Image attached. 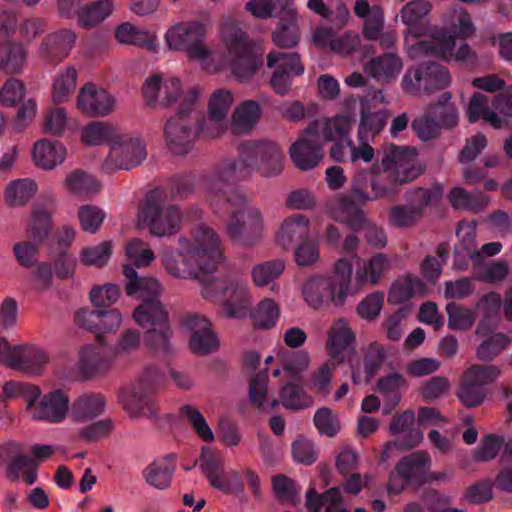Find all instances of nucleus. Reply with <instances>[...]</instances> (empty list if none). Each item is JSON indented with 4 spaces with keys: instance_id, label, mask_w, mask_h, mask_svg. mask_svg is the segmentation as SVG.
Instances as JSON below:
<instances>
[{
    "instance_id": "nucleus-23",
    "label": "nucleus",
    "mask_w": 512,
    "mask_h": 512,
    "mask_svg": "<svg viewBox=\"0 0 512 512\" xmlns=\"http://www.w3.org/2000/svg\"><path fill=\"white\" fill-rule=\"evenodd\" d=\"M354 196L337 194L325 204V213L333 220L345 223L352 229L362 228L366 222L365 213L355 203Z\"/></svg>"
},
{
    "instance_id": "nucleus-38",
    "label": "nucleus",
    "mask_w": 512,
    "mask_h": 512,
    "mask_svg": "<svg viewBox=\"0 0 512 512\" xmlns=\"http://www.w3.org/2000/svg\"><path fill=\"white\" fill-rule=\"evenodd\" d=\"M309 219L302 214H293L282 221L276 233V242L283 249L290 248L294 241L308 235Z\"/></svg>"
},
{
    "instance_id": "nucleus-12",
    "label": "nucleus",
    "mask_w": 512,
    "mask_h": 512,
    "mask_svg": "<svg viewBox=\"0 0 512 512\" xmlns=\"http://www.w3.org/2000/svg\"><path fill=\"white\" fill-rule=\"evenodd\" d=\"M454 37L444 29L435 30L429 40L418 41L409 45L408 54L414 60L433 56L444 60L466 61L471 50L467 44H461L455 51Z\"/></svg>"
},
{
    "instance_id": "nucleus-18",
    "label": "nucleus",
    "mask_w": 512,
    "mask_h": 512,
    "mask_svg": "<svg viewBox=\"0 0 512 512\" xmlns=\"http://www.w3.org/2000/svg\"><path fill=\"white\" fill-rule=\"evenodd\" d=\"M267 66L273 69L270 85L280 95L287 94L292 79L304 73V66L295 53L271 52L267 56Z\"/></svg>"
},
{
    "instance_id": "nucleus-60",
    "label": "nucleus",
    "mask_w": 512,
    "mask_h": 512,
    "mask_svg": "<svg viewBox=\"0 0 512 512\" xmlns=\"http://www.w3.org/2000/svg\"><path fill=\"white\" fill-rule=\"evenodd\" d=\"M336 364L331 361L322 363L309 376L308 388L315 394L327 396L331 389V381Z\"/></svg>"
},
{
    "instance_id": "nucleus-40",
    "label": "nucleus",
    "mask_w": 512,
    "mask_h": 512,
    "mask_svg": "<svg viewBox=\"0 0 512 512\" xmlns=\"http://www.w3.org/2000/svg\"><path fill=\"white\" fill-rule=\"evenodd\" d=\"M306 509L308 512H321L325 507V512H347L342 503L341 491L339 488H331L323 495H319L311 487L306 493Z\"/></svg>"
},
{
    "instance_id": "nucleus-47",
    "label": "nucleus",
    "mask_w": 512,
    "mask_h": 512,
    "mask_svg": "<svg viewBox=\"0 0 512 512\" xmlns=\"http://www.w3.org/2000/svg\"><path fill=\"white\" fill-rule=\"evenodd\" d=\"M118 130L109 122L92 121L81 129L80 141L86 146H97L106 142L110 146Z\"/></svg>"
},
{
    "instance_id": "nucleus-41",
    "label": "nucleus",
    "mask_w": 512,
    "mask_h": 512,
    "mask_svg": "<svg viewBox=\"0 0 512 512\" xmlns=\"http://www.w3.org/2000/svg\"><path fill=\"white\" fill-rule=\"evenodd\" d=\"M426 293V285L416 276H403L397 279L388 293V302L393 304L403 303L410 298L423 296Z\"/></svg>"
},
{
    "instance_id": "nucleus-16",
    "label": "nucleus",
    "mask_w": 512,
    "mask_h": 512,
    "mask_svg": "<svg viewBox=\"0 0 512 512\" xmlns=\"http://www.w3.org/2000/svg\"><path fill=\"white\" fill-rule=\"evenodd\" d=\"M431 465L430 455L425 451L419 450L401 458L396 464V472L414 487H420L424 484L442 481L447 478L445 473L432 472Z\"/></svg>"
},
{
    "instance_id": "nucleus-26",
    "label": "nucleus",
    "mask_w": 512,
    "mask_h": 512,
    "mask_svg": "<svg viewBox=\"0 0 512 512\" xmlns=\"http://www.w3.org/2000/svg\"><path fill=\"white\" fill-rule=\"evenodd\" d=\"M355 334L347 320L339 318L330 326L327 333L326 347L329 356L337 362H343L353 351Z\"/></svg>"
},
{
    "instance_id": "nucleus-55",
    "label": "nucleus",
    "mask_w": 512,
    "mask_h": 512,
    "mask_svg": "<svg viewBox=\"0 0 512 512\" xmlns=\"http://www.w3.org/2000/svg\"><path fill=\"white\" fill-rule=\"evenodd\" d=\"M385 123L386 115L383 111L372 112L362 107L357 139L373 141L383 130Z\"/></svg>"
},
{
    "instance_id": "nucleus-36",
    "label": "nucleus",
    "mask_w": 512,
    "mask_h": 512,
    "mask_svg": "<svg viewBox=\"0 0 512 512\" xmlns=\"http://www.w3.org/2000/svg\"><path fill=\"white\" fill-rule=\"evenodd\" d=\"M262 108L259 102L247 99L240 102L234 109L231 117V130L233 134H247L257 125Z\"/></svg>"
},
{
    "instance_id": "nucleus-64",
    "label": "nucleus",
    "mask_w": 512,
    "mask_h": 512,
    "mask_svg": "<svg viewBox=\"0 0 512 512\" xmlns=\"http://www.w3.org/2000/svg\"><path fill=\"white\" fill-rule=\"evenodd\" d=\"M180 413L203 441L208 443L214 441V433L199 409L191 405H184L180 409Z\"/></svg>"
},
{
    "instance_id": "nucleus-4",
    "label": "nucleus",
    "mask_w": 512,
    "mask_h": 512,
    "mask_svg": "<svg viewBox=\"0 0 512 512\" xmlns=\"http://www.w3.org/2000/svg\"><path fill=\"white\" fill-rule=\"evenodd\" d=\"M352 256L338 258L330 273L308 277L301 285L304 302L313 309L341 308L346 304L353 279Z\"/></svg>"
},
{
    "instance_id": "nucleus-1",
    "label": "nucleus",
    "mask_w": 512,
    "mask_h": 512,
    "mask_svg": "<svg viewBox=\"0 0 512 512\" xmlns=\"http://www.w3.org/2000/svg\"><path fill=\"white\" fill-rule=\"evenodd\" d=\"M178 242L177 250L168 248L160 254L163 267L174 278L199 279L216 271L225 259L219 235L207 225H197Z\"/></svg>"
},
{
    "instance_id": "nucleus-9",
    "label": "nucleus",
    "mask_w": 512,
    "mask_h": 512,
    "mask_svg": "<svg viewBox=\"0 0 512 512\" xmlns=\"http://www.w3.org/2000/svg\"><path fill=\"white\" fill-rule=\"evenodd\" d=\"M181 215L175 206L166 204L154 195L146 198L137 214V226L146 228L158 237L168 236L179 229Z\"/></svg>"
},
{
    "instance_id": "nucleus-20",
    "label": "nucleus",
    "mask_w": 512,
    "mask_h": 512,
    "mask_svg": "<svg viewBox=\"0 0 512 512\" xmlns=\"http://www.w3.org/2000/svg\"><path fill=\"white\" fill-rule=\"evenodd\" d=\"M289 155L294 165L300 170L316 167L323 158V144L308 126L291 145Z\"/></svg>"
},
{
    "instance_id": "nucleus-58",
    "label": "nucleus",
    "mask_w": 512,
    "mask_h": 512,
    "mask_svg": "<svg viewBox=\"0 0 512 512\" xmlns=\"http://www.w3.org/2000/svg\"><path fill=\"white\" fill-rule=\"evenodd\" d=\"M284 270L285 262L281 259L265 261L253 266L251 278L257 287H264L277 280Z\"/></svg>"
},
{
    "instance_id": "nucleus-7",
    "label": "nucleus",
    "mask_w": 512,
    "mask_h": 512,
    "mask_svg": "<svg viewBox=\"0 0 512 512\" xmlns=\"http://www.w3.org/2000/svg\"><path fill=\"white\" fill-rule=\"evenodd\" d=\"M220 37L232 61V71L238 80H250L260 61L251 54L245 33L238 23L226 17L221 22Z\"/></svg>"
},
{
    "instance_id": "nucleus-50",
    "label": "nucleus",
    "mask_w": 512,
    "mask_h": 512,
    "mask_svg": "<svg viewBox=\"0 0 512 512\" xmlns=\"http://www.w3.org/2000/svg\"><path fill=\"white\" fill-rule=\"evenodd\" d=\"M77 78L78 73L72 66L60 70L52 85V101L56 104L66 102L75 91Z\"/></svg>"
},
{
    "instance_id": "nucleus-5",
    "label": "nucleus",
    "mask_w": 512,
    "mask_h": 512,
    "mask_svg": "<svg viewBox=\"0 0 512 512\" xmlns=\"http://www.w3.org/2000/svg\"><path fill=\"white\" fill-rule=\"evenodd\" d=\"M201 295L221 305L223 313L230 318L246 316L251 303L249 284L238 276H227L204 282Z\"/></svg>"
},
{
    "instance_id": "nucleus-19",
    "label": "nucleus",
    "mask_w": 512,
    "mask_h": 512,
    "mask_svg": "<svg viewBox=\"0 0 512 512\" xmlns=\"http://www.w3.org/2000/svg\"><path fill=\"white\" fill-rule=\"evenodd\" d=\"M76 102L82 113L93 117L110 115L117 108L115 96L93 83H86L81 87Z\"/></svg>"
},
{
    "instance_id": "nucleus-15",
    "label": "nucleus",
    "mask_w": 512,
    "mask_h": 512,
    "mask_svg": "<svg viewBox=\"0 0 512 512\" xmlns=\"http://www.w3.org/2000/svg\"><path fill=\"white\" fill-rule=\"evenodd\" d=\"M70 401L67 394L60 390H52L45 395L39 388V394L30 399L26 410L31 419L48 423H61L68 414Z\"/></svg>"
},
{
    "instance_id": "nucleus-35",
    "label": "nucleus",
    "mask_w": 512,
    "mask_h": 512,
    "mask_svg": "<svg viewBox=\"0 0 512 512\" xmlns=\"http://www.w3.org/2000/svg\"><path fill=\"white\" fill-rule=\"evenodd\" d=\"M392 267L391 257L384 253H376L363 261L355 273L356 282L370 285H377L390 271Z\"/></svg>"
},
{
    "instance_id": "nucleus-28",
    "label": "nucleus",
    "mask_w": 512,
    "mask_h": 512,
    "mask_svg": "<svg viewBox=\"0 0 512 512\" xmlns=\"http://www.w3.org/2000/svg\"><path fill=\"white\" fill-rule=\"evenodd\" d=\"M114 38L121 45L141 47L151 52H157L159 49L156 33L130 21L122 22L115 27Z\"/></svg>"
},
{
    "instance_id": "nucleus-6",
    "label": "nucleus",
    "mask_w": 512,
    "mask_h": 512,
    "mask_svg": "<svg viewBox=\"0 0 512 512\" xmlns=\"http://www.w3.org/2000/svg\"><path fill=\"white\" fill-rule=\"evenodd\" d=\"M207 24L203 21H179L170 25L164 33L167 48L175 52H184L189 59L204 64L212 55L206 45Z\"/></svg>"
},
{
    "instance_id": "nucleus-17",
    "label": "nucleus",
    "mask_w": 512,
    "mask_h": 512,
    "mask_svg": "<svg viewBox=\"0 0 512 512\" xmlns=\"http://www.w3.org/2000/svg\"><path fill=\"white\" fill-rule=\"evenodd\" d=\"M234 103L233 93L225 88L217 89L208 98L207 118L202 132L209 138L223 135L228 128V115Z\"/></svg>"
},
{
    "instance_id": "nucleus-21",
    "label": "nucleus",
    "mask_w": 512,
    "mask_h": 512,
    "mask_svg": "<svg viewBox=\"0 0 512 512\" xmlns=\"http://www.w3.org/2000/svg\"><path fill=\"white\" fill-rule=\"evenodd\" d=\"M76 38L75 32L71 29L49 33L38 47L39 59L45 64L57 65L70 54Z\"/></svg>"
},
{
    "instance_id": "nucleus-61",
    "label": "nucleus",
    "mask_w": 512,
    "mask_h": 512,
    "mask_svg": "<svg viewBox=\"0 0 512 512\" xmlns=\"http://www.w3.org/2000/svg\"><path fill=\"white\" fill-rule=\"evenodd\" d=\"M280 316L279 305L270 298L263 299L255 308L252 318L254 325L261 329H269L276 325Z\"/></svg>"
},
{
    "instance_id": "nucleus-57",
    "label": "nucleus",
    "mask_w": 512,
    "mask_h": 512,
    "mask_svg": "<svg viewBox=\"0 0 512 512\" xmlns=\"http://www.w3.org/2000/svg\"><path fill=\"white\" fill-rule=\"evenodd\" d=\"M78 366L84 376L90 377L105 370L108 367V361L99 347L87 345L80 351Z\"/></svg>"
},
{
    "instance_id": "nucleus-42",
    "label": "nucleus",
    "mask_w": 512,
    "mask_h": 512,
    "mask_svg": "<svg viewBox=\"0 0 512 512\" xmlns=\"http://www.w3.org/2000/svg\"><path fill=\"white\" fill-rule=\"evenodd\" d=\"M115 10L114 0H97L83 5L78 16V24L84 28H93L108 19Z\"/></svg>"
},
{
    "instance_id": "nucleus-32",
    "label": "nucleus",
    "mask_w": 512,
    "mask_h": 512,
    "mask_svg": "<svg viewBox=\"0 0 512 512\" xmlns=\"http://www.w3.org/2000/svg\"><path fill=\"white\" fill-rule=\"evenodd\" d=\"M125 291L127 295L146 299H159L163 288L161 283L153 277H139L136 270L130 265H124Z\"/></svg>"
},
{
    "instance_id": "nucleus-29",
    "label": "nucleus",
    "mask_w": 512,
    "mask_h": 512,
    "mask_svg": "<svg viewBox=\"0 0 512 512\" xmlns=\"http://www.w3.org/2000/svg\"><path fill=\"white\" fill-rule=\"evenodd\" d=\"M354 122L352 114H338L312 122L309 127L317 135L322 144L329 141L350 139V131Z\"/></svg>"
},
{
    "instance_id": "nucleus-8",
    "label": "nucleus",
    "mask_w": 512,
    "mask_h": 512,
    "mask_svg": "<svg viewBox=\"0 0 512 512\" xmlns=\"http://www.w3.org/2000/svg\"><path fill=\"white\" fill-rule=\"evenodd\" d=\"M387 170V179L399 185L415 180L421 173L416 149L405 146H387L380 160L375 162V170Z\"/></svg>"
},
{
    "instance_id": "nucleus-54",
    "label": "nucleus",
    "mask_w": 512,
    "mask_h": 512,
    "mask_svg": "<svg viewBox=\"0 0 512 512\" xmlns=\"http://www.w3.org/2000/svg\"><path fill=\"white\" fill-rule=\"evenodd\" d=\"M312 402V398L300 386L287 383L281 388L279 399L272 400L271 407L282 404L287 409H302L311 406Z\"/></svg>"
},
{
    "instance_id": "nucleus-25",
    "label": "nucleus",
    "mask_w": 512,
    "mask_h": 512,
    "mask_svg": "<svg viewBox=\"0 0 512 512\" xmlns=\"http://www.w3.org/2000/svg\"><path fill=\"white\" fill-rule=\"evenodd\" d=\"M354 13L364 20L363 34L367 39L381 38L382 46H389L394 42V34L382 35L384 15L378 6H370L366 0H357L354 5Z\"/></svg>"
},
{
    "instance_id": "nucleus-10",
    "label": "nucleus",
    "mask_w": 512,
    "mask_h": 512,
    "mask_svg": "<svg viewBox=\"0 0 512 512\" xmlns=\"http://www.w3.org/2000/svg\"><path fill=\"white\" fill-rule=\"evenodd\" d=\"M146 157V144L139 135L118 130L112 138L103 168L107 172L129 170L140 165Z\"/></svg>"
},
{
    "instance_id": "nucleus-3",
    "label": "nucleus",
    "mask_w": 512,
    "mask_h": 512,
    "mask_svg": "<svg viewBox=\"0 0 512 512\" xmlns=\"http://www.w3.org/2000/svg\"><path fill=\"white\" fill-rule=\"evenodd\" d=\"M231 184H219L214 190L210 189V175L206 178V189L211 201H226L235 207L226 222V232L233 242L242 247L257 245L265 232L264 217L258 207L247 204L245 196L228 188Z\"/></svg>"
},
{
    "instance_id": "nucleus-59",
    "label": "nucleus",
    "mask_w": 512,
    "mask_h": 512,
    "mask_svg": "<svg viewBox=\"0 0 512 512\" xmlns=\"http://www.w3.org/2000/svg\"><path fill=\"white\" fill-rule=\"evenodd\" d=\"M448 327L453 330L470 329L477 317L476 309L468 308L455 302L446 305Z\"/></svg>"
},
{
    "instance_id": "nucleus-63",
    "label": "nucleus",
    "mask_w": 512,
    "mask_h": 512,
    "mask_svg": "<svg viewBox=\"0 0 512 512\" xmlns=\"http://www.w3.org/2000/svg\"><path fill=\"white\" fill-rule=\"evenodd\" d=\"M39 394V387L32 383L22 381H7L2 386L0 394L1 401H11L18 398H23L26 406L30 403V399Z\"/></svg>"
},
{
    "instance_id": "nucleus-37",
    "label": "nucleus",
    "mask_w": 512,
    "mask_h": 512,
    "mask_svg": "<svg viewBox=\"0 0 512 512\" xmlns=\"http://www.w3.org/2000/svg\"><path fill=\"white\" fill-rule=\"evenodd\" d=\"M49 361L50 357L44 349L35 345H21L17 359L12 362V369L36 375Z\"/></svg>"
},
{
    "instance_id": "nucleus-44",
    "label": "nucleus",
    "mask_w": 512,
    "mask_h": 512,
    "mask_svg": "<svg viewBox=\"0 0 512 512\" xmlns=\"http://www.w3.org/2000/svg\"><path fill=\"white\" fill-rule=\"evenodd\" d=\"M27 62V48L19 42H9L0 46V70L16 74L23 70Z\"/></svg>"
},
{
    "instance_id": "nucleus-48",
    "label": "nucleus",
    "mask_w": 512,
    "mask_h": 512,
    "mask_svg": "<svg viewBox=\"0 0 512 512\" xmlns=\"http://www.w3.org/2000/svg\"><path fill=\"white\" fill-rule=\"evenodd\" d=\"M443 190L439 186L431 188L415 187L405 193L406 203L418 212L420 217L424 210L432 205H436L442 199Z\"/></svg>"
},
{
    "instance_id": "nucleus-56",
    "label": "nucleus",
    "mask_w": 512,
    "mask_h": 512,
    "mask_svg": "<svg viewBox=\"0 0 512 512\" xmlns=\"http://www.w3.org/2000/svg\"><path fill=\"white\" fill-rule=\"evenodd\" d=\"M37 185L29 178L11 181L5 190V198L11 206L26 204L36 193Z\"/></svg>"
},
{
    "instance_id": "nucleus-24",
    "label": "nucleus",
    "mask_w": 512,
    "mask_h": 512,
    "mask_svg": "<svg viewBox=\"0 0 512 512\" xmlns=\"http://www.w3.org/2000/svg\"><path fill=\"white\" fill-rule=\"evenodd\" d=\"M152 392L144 391L141 387L130 385L120 395L123 409L131 418H147L156 420L159 409L155 401L150 397Z\"/></svg>"
},
{
    "instance_id": "nucleus-49",
    "label": "nucleus",
    "mask_w": 512,
    "mask_h": 512,
    "mask_svg": "<svg viewBox=\"0 0 512 512\" xmlns=\"http://www.w3.org/2000/svg\"><path fill=\"white\" fill-rule=\"evenodd\" d=\"M66 191L77 196H91L100 190V183L90 174L82 170H74L64 180Z\"/></svg>"
},
{
    "instance_id": "nucleus-13",
    "label": "nucleus",
    "mask_w": 512,
    "mask_h": 512,
    "mask_svg": "<svg viewBox=\"0 0 512 512\" xmlns=\"http://www.w3.org/2000/svg\"><path fill=\"white\" fill-rule=\"evenodd\" d=\"M182 94V81L178 77L168 74H151L142 85L144 102L151 108L171 107L181 99Z\"/></svg>"
},
{
    "instance_id": "nucleus-52",
    "label": "nucleus",
    "mask_w": 512,
    "mask_h": 512,
    "mask_svg": "<svg viewBox=\"0 0 512 512\" xmlns=\"http://www.w3.org/2000/svg\"><path fill=\"white\" fill-rule=\"evenodd\" d=\"M106 406V401L101 394H84L73 405V416L77 421L93 419L101 415Z\"/></svg>"
},
{
    "instance_id": "nucleus-62",
    "label": "nucleus",
    "mask_w": 512,
    "mask_h": 512,
    "mask_svg": "<svg viewBox=\"0 0 512 512\" xmlns=\"http://www.w3.org/2000/svg\"><path fill=\"white\" fill-rule=\"evenodd\" d=\"M278 358L283 371L290 377H298L306 371L311 361L309 353L305 350L281 352Z\"/></svg>"
},
{
    "instance_id": "nucleus-46",
    "label": "nucleus",
    "mask_w": 512,
    "mask_h": 512,
    "mask_svg": "<svg viewBox=\"0 0 512 512\" xmlns=\"http://www.w3.org/2000/svg\"><path fill=\"white\" fill-rule=\"evenodd\" d=\"M200 468L214 488L220 490H225L228 488V483L224 479L223 461L209 447L202 448Z\"/></svg>"
},
{
    "instance_id": "nucleus-33",
    "label": "nucleus",
    "mask_w": 512,
    "mask_h": 512,
    "mask_svg": "<svg viewBox=\"0 0 512 512\" xmlns=\"http://www.w3.org/2000/svg\"><path fill=\"white\" fill-rule=\"evenodd\" d=\"M432 5L428 0H412L405 4L400 10L399 17L401 21L407 26V36L418 38L426 31V26L423 25L422 20L431 11Z\"/></svg>"
},
{
    "instance_id": "nucleus-45",
    "label": "nucleus",
    "mask_w": 512,
    "mask_h": 512,
    "mask_svg": "<svg viewBox=\"0 0 512 512\" xmlns=\"http://www.w3.org/2000/svg\"><path fill=\"white\" fill-rule=\"evenodd\" d=\"M159 325L148 328L144 334L145 345L154 353L165 354L171 350V328L169 320L164 322L162 314H158Z\"/></svg>"
},
{
    "instance_id": "nucleus-27",
    "label": "nucleus",
    "mask_w": 512,
    "mask_h": 512,
    "mask_svg": "<svg viewBox=\"0 0 512 512\" xmlns=\"http://www.w3.org/2000/svg\"><path fill=\"white\" fill-rule=\"evenodd\" d=\"M404 67L402 58L396 53H384L365 62L364 72L376 82L390 84L399 77Z\"/></svg>"
},
{
    "instance_id": "nucleus-39",
    "label": "nucleus",
    "mask_w": 512,
    "mask_h": 512,
    "mask_svg": "<svg viewBox=\"0 0 512 512\" xmlns=\"http://www.w3.org/2000/svg\"><path fill=\"white\" fill-rule=\"evenodd\" d=\"M282 21L272 34L273 42L281 48H290L298 43V28H297V12L290 6L286 5L281 11Z\"/></svg>"
},
{
    "instance_id": "nucleus-2",
    "label": "nucleus",
    "mask_w": 512,
    "mask_h": 512,
    "mask_svg": "<svg viewBox=\"0 0 512 512\" xmlns=\"http://www.w3.org/2000/svg\"><path fill=\"white\" fill-rule=\"evenodd\" d=\"M254 168L264 177L281 174L283 151L280 146L268 140L243 143L238 158L223 161L210 174V189L214 190L219 184H233L244 179Z\"/></svg>"
},
{
    "instance_id": "nucleus-51",
    "label": "nucleus",
    "mask_w": 512,
    "mask_h": 512,
    "mask_svg": "<svg viewBox=\"0 0 512 512\" xmlns=\"http://www.w3.org/2000/svg\"><path fill=\"white\" fill-rule=\"evenodd\" d=\"M158 314H162L164 322L168 321L167 311L159 299H146L137 306L132 314L134 321L143 328H152L159 325Z\"/></svg>"
},
{
    "instance_id": "nucleus-53",
    "label": "nucleus",
    "mask_w": 512,
    "mask_h": 512,
    "mask_svg": "<svg viewBox=\"0 0 512 512\" xmlns=\"http://www.w3.org/2000/svg\"><path fill=\"white\" fill-rule=\"evenodd\" d=\"M458 397L468 407H474L480 403V368L478 366H472L465 371Z\"/></svg>"
},
{
    "instance_id": "nucleus-22",
    "label": "nucleus",
    "mask_w": 512,
    "mask_h": 512,
    "mask_svg": "<svg viewBox=\"0 0 512 512\" xmlns=\"http://www.w3.org/2000/svg\"><path fill=\"white\" fill-rule=\"evenodd\" d=\"M184 328L189 333V348L196 354H207L215 351L219 341L212 331L211 323L205 317L188 315L183 322Z\"/></svg>"
},
{
    "instance_id": "nucleus-43",
    "label": "nucleus",
    "mask_w": 512,
    "mask_h": 512,
    "mask_svg": "<svg viewBox=\"0 0 512 512\" xmlns=\"http://www.w3.org/2000/svg\"><path fill=\"white\" fill-rule=\"evenodd\" d=\"M174 465L170 457L152 461L142 472L145 482L156 489H165L171 483Z\"/></svg>"
},
{
    "instance_id": "nucleus-31",
    "label": "nucleus",
    "mask_w": 512,
    "mask_h": 512,
    "mask_svg": "<svg viewBox=\"0 0 512 512\" xmlns=\"http://www.w3.org/2000/svg\"><path fill=\"white\" fill-rule=\"evenodd\" d=\"M164 135L167 147L173 154H186L192 148L193 132L183 116L171 117L164 127Z\"/></svg>"
},
{
    "instance_id": "nucleus-14",
    "label": "nucleus",
    "mask_w": 512,
    "mask_h": 512,
    "mask_svg": "<svg viewBox=\"0 0 512 512\" xmlns=\"http://www.w3.org/2000/svg\"><path fill=\"white\" fill-rule=\"evenodd\" d=\"M398 183L387 179V170H375V163L368 171L357 174L351 185V191L357 202L366 204L382 198L392 197L397 193Z\"/></svg>"
},
{
    "instance_id": "nucleus-30",
    "label": "nucleus",
    "mask_w": 512,
    "mask_h": 512,
    "mask_svg": "<svg viewBox=\"0 0 512 512\" xmlns=\"http://www.w3.org/2000/svg\"><path fill=\"white\" fill-rule=\"evenodd\" d=\"M3 449L8 454H15L6 466V476L15 482L22 479L26 485H32L37 479V463L25 454L18 453L20 445L15 442L7 443Z\"/></svg>"
},
{
    "instance_id": "nucleus-11",
    "label": "nucleus",
    "mask_w": 512,
    "mask_h": 512,
    "mask_svg": "<svg viewBox=\"0 0 512 512\" xmlns=\"http://www.w3.org/2000/svg\"><path fill=\"white\" fill-rule=\"evenodd\" d=\"M451 82L449 72L436 63H422L406 70L400 86L411 96L429 95L447 87Z\"/></svg>"
},
{
    "instance_id": "nucleus-34",
    "label": "nucleus",
    "mask_w": 512,
    "mask_h": 512,
    "mask_svg": "<svg viewBox=\"0 0 512 512\" xmlns=\"http://www.w3.org/2000/svg\"><path fill=\"white\" fill-rule=\"evenodd\" d=\"M66 155L65 146L56 140H38L32 149L33 162L36 166L45 170H51L63 163Z\"/></svg>"
}]
</instances>
